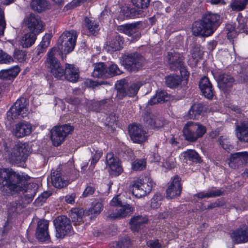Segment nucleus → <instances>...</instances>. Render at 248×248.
<instances>
[{"label":"nucleus","mask_w":248,"mask_h":248,"mask_svg":"<svg viewBox=\"0 0 248 248\" xmlns=\"http://www.w3.org/2000/svg\"><path fill=\"white\" fill-rule=\"evenodd\" d=\"M30 177L24 172L16 173L8 169H0V189L1 191H22L28 202L31 201L38 188L34 183H28Z\"/></svg>","instance_id":"1"},{"label":"nucleus","mask_w":248,"mask_h":248,"mask_svg":"<svg viewBox=\"0 0 248 248\" xmlns=\"http://www.w3.org/2000/svg\"><path fill=\"white\" fill-rule=\"evenodd\" d=\"M57 48H53L47 54L46 64L51 73L58 79H62L64 77L69 81H77L79 78L78 69L74 65L67 63L64 70L58 60L54 57Z\"/></svg>","instance_id":"2"},{"label":"nucleus","mask_w":248,"mask_h":248,"mask_svg":"<svg viewBox=\"0 0 248 248\" xmlns=\"http://www.w3.org/2000/svg\"><path fill=\"white\" fill-rule=\"evenodd\" d=\"M220 24V17L218 15L208 12L201 19L193 23L192 33L195 36L208 37L214 33Z\"/></svg>","instance_id":"3"},{"label":"nucleus","mask_w":248,"mask_h":248,"mask_svg":"<svg viewBox=\"0 0 248 248\" xmlns=\"http://www.w3.org/2000/svg\"><path fill=\"white\" fill-rule=\"evenodd\" d=\"M3 157L11 164L23 167L26 161L30 149L28 144L18 142L13 147H8L4 143Z\"/></svg>","instance_id":"4"},{"label":"nucleus","mask_w":248,"mask_h":248,"mask_svg":"<svg viewBox=\"0 0 248 248\" xmlns=\"http://www.w3.org/2000/svg\"><path fill=\"white\" fill-rule=\"evenodd\" d=\"M183 132L186 140L193 142L202 137L206 132V128L199 123L189 121L185 125Z\"/></svg>","instance_id":"5"},{"label":"nucleus","mask_w":248,"mask_h":248,"mask_svg":"<svg viewBox=\"0 0 248 248\" xmlns=\"http://www.w3.org/2000/svg\"><path fill=\"white\" fill-rule=\"evenodd\" d=\"M77 33L74 30L65 31L59 39L58 49L62 53L68 54L72 51L76 45Z\"/></svg>","instance_id":"6"},{"label":"nucleus","mask_w":248,"mask_h":248,"mask_svg":"<svg viewBox=\"0 0 248 248\" xmlns=\"http://www.w3.org/2000/svg\"><path fill=\"white\" fill-rule=\"evenodd\" d=\"M152 180L148 177L143 179H138L133 182L130 186L132 194L137 198H141L149 194L153 186Z\"/></svg>","instance_id":"7"},{"label":"nucleus","mask_w":248,"mask_h":248,"mask_svg":"<svg viewBox=\"0 0 248 248\" xmlns=\"http://www.w3.org/2000/svg\"><path fill=\"white\" fill-rule=\"evenodd\" d=\"M28 103L26 98L21 97L18 99L7 112V119L10 121L19 118L26 117L29 113L27 106Z\"/></svg>","instance_id":"8"},{"label":"nucleus","mask_w":248,"mask_h":248,"mask_svg":"<svg viewBox=\"0 0 248 248\" xmlns=\"http://www.w3.org/2000/svg\"><path fill=\"white\" fill-rule=\"evenodd\" d=\"M56 229V236L58 238H63L66 235H71L73 230L70 220L65 216L57 217L54 220Z\"/></svg>","instance_id":"9"},{"label":"nucleus","mask_w":248,"mask_h":248,"mask_svg":"<svg viewBox=\"0 0 248 248\" xmlns=\"http://www.w3.org/2000/svg\"><path fill=\"white\" fill-rule=\"evenodd\" d=\"M74 130V127L69 124L55 126L51 130V139L55 146L60 145L65 138Z\"/></svg>","instance_id":"10"},{"label":"nucleus","mask_w":248,"mask_h":248,"mask_svg":"<svg viewBox=\"0 0 248 248\" xmlns=\"http://www.w3.org/2000/svg\"><path fill=\"white\" fill-rule=\"evenodd\" d=\"M144 59L138 53H133L127 55L124 57L123 65L129 71L136 72L141 69Z\"/></svg>","instance_id":"11"},{"label":"nucleus","mask_w":248,"mask_h":248,"mask_svg":"<svg viewBox=\"0 0 248 248\" xmlns=\"http://www.w3.org/2000/svg\"><path fill=\"white\" fill-rule=\"evenodd\" d=\"M106 164L111 175L118 176L123 171L119 158L114 156L112 153H108L106 155Z\"/></svg>","instance_id":"12"},{"label":"nucleus","mask_w":248,"mask_h":248,"mask_svg":"<svg viewBox=\"0 0 248 248\" xmlns=\"http://www.w3.org/2000/svg\"><path fill=\"white\" fill-rule=\"evenodd\" d=\"M128 131L131 140L135 143H142L146 140L147 139L146 131L140 124H132L129 125Z\"/></svg>","instance_id":"13"},{"label":"nucleus","mask_w":248,"mask_h":248,"mask_svg":"<svg viewBox=\"0 0 248 248\" xmlns=\"http://www.w3.org/2000/svg\"><path fill=\"white\" fill-rule=\"evenodd\" d=\"M181 179L175 175L171 180V182L166 190L167 198L173 199L179 197L182 192Z\"/></svg>","instance_id":"14"},{"label":"nucleus","mask_w":248,"mask_h":248,"mask_svg":"<svg viewBox=\"0 0 248 248\" xmlns=\"http://www.w3.org/2000/svg\"><path fill=\"white\" fill-rule=\"evenodd\" d=\"M25 24L27 26L30 32L38 34L43 30V24L38 16L31 14L25 20Z\"/></svg>","instance_id":"15"},{"label":"nucleus","mask_w":248,"mask_h":248,"mask_svg":"<svg viewBox=\"0 0 248 248\" xmlns=\"http://www.w3.org/2000/svg\"><path fill=\"white\" fill-rule=\"evenodd\" d=\"M49 223L46 220H40L38 221L36 230V238L41 242H49L50 235L48 232Z\"/></svg>","instance_id":"16"},{"label":"nucleus","mask_w":248,"mask_h":248,"mask_svg":"<svg viewBox=\"0 0 248 248\" xmlns=\"http://www.w3.org/2000/svg\"><path fill=\"white\" fill-rule=\"evenodd\" d=\"M32 131V125L28 122L23 121L15 125L13 132L16 137L20 138L29 135Z\"/></svg>","instance_id":"17"},{"label":"nucleus","mask_w":248,"mask_h":248,"mask_svg":"<svg viewBox=\"0 0 248 248\" xmlns=\"http://www.w3.org/2000/svg\"><path fill=\"white\" fill-rule=\"evenodd\" d=\"M117 31L129 36L133 40H137L140 37V33L136 24H124L118 26Z\"/></svg>","instance_id":"18"},{"label":"nucleus","mask_w":248,"mask_h":248,"mask_svg":"<svg viewBox=\"0 0 248 248\" xmlns=\"http://www.w3.org/2000/svg\"><path fill=\"white\" fill-rule=\"evenodd\" d=\"M132 211V208L129 204L121 205L112 213H108L107 218L110 220L123 218L128 216Z\"/></svg>","instance_id":"19"},{"label":"nucleus","mask_w":248,"mask_h":248,"mask_svg":"<svg viewBox=\"0 0 248 248\" xmlns=\"http://www.w3.org/2000/svg\"><path fill=\"white\" fill-rule=\"evenodd\" d=\"M167 60L170 68L173 70L183 65V59L182 55L174 51L168 53Z\"/></svg>","instance_id":"20"},{"label":"nucleus","mask_w":248,"mask_h":248,"mask_svg":"<svg viewBox=\"0 0 248 248\" xmlns=\"http://www.w3.org/2000/svg\"><path fill=\"white\" fill-rule=\"evenodd\" d=\"M231 237L236 243H246L248 241V228L244 226L233 232Z\"/></svg>","instance_id":"21"},{"label":"nucleus","mask_w":248,"mask_h":248,"mask_svg":"<svg viewBox=\"0 0 248 248\" xmlns=\"http://www.w3.org/2000/svg\"><path fill=\"white\" fill-rule=\"evenodd\" d=\"M219 87L224 92H227L233 86L234 78L228 74H220L218 77Z\"/></svg>","instance_id":"22"},{"label":"nucleus","mask_w":248,"mask_h":248,"mask_svg":"<svg viewBox=\"0 0 248 248\" xmlns=\"http://www.w3.org/2000/svg\"><path fill=\"white\" fill-rule=\"evenodd\" d=\"M235 135L240 141L248 142V123L242 122L240 124H237Z\"/></svg>","instance_id":"23"},{"label":"nucleus","mask_w":248,"mask_h":248,"mask_svg":"<svg viewBox=\"0 0 248 248\" xmlns=\"http://www.w3.org/2000/svg\"><path fill=\"white\" fill-rule=\"evenodd\" d=\"M51 181L53 186L57 188H62L68 184L67 178L62 177L59 170H55L51 173Z\"/></svg>","instance_id":"24"},{"label":"nucleus","mask_w":248,"mask_h":248,"mask_svg":"<svg viewBox=\"0 0 248 248\" xmlns=\"http://www.w3.org/2000/svg\"><path fill=\"white\" fill-rule=\"evenodd\" d=\"M122 37L117 33H114L110 37L108 41V49L111 51H115L121 49L122 43Z\"/></svg>","instance_id":"25"},{"label":"nucleus","mask_w":248,"mask_h":248,"mask_svg":"<svg viewBox=\"0 0 248 248\" xmlns=\"http://www.w3.org/2000/svg\"><path fill=\"white\" fill-rule=\"evenodd\" d=\"M147 222L148 218L146 216H135L130 221V228L133 232H138Z\"/></svg>","instance_id":"26"},{"label":"nucleus","mask_w":248,"mask_h":248,"mask_svg":"<svg viewBox=\"0 0 248 248\" xmlns=\"http://www.w3.org/2000/svg\"><path fill=\"white\" fill-rule=\"evenodd\" d=\"M20 68L18 66H13L8 69H3L0 71V78L11 80L15 78L20 72Z\"/></svg>","instance_id":"27"},{"label":"nucleus","mask_w":248,"mask_h":248,"mask_svg":"<svg viewBox=\"0 0 248 248\" xmlns=\"http://www.w3.org/2000/svg\"><path fill=\"white\" fill-rule=\"evenodd\" d=\"M107 67L104 62H99L94 64V69L92 75L95 78H107Z\"/></svg>","instance_id":"28"},{"label":"nucleus","mask_w":248,"mask_h":248,"mask_svg":"<svg viewBox=\"0 0 248 248\" xmlns=\"http://www.w3.org/2000/svg\"><path fill=\"white\" fill-rule=\"evenodd\" d=\"M85 24L89 32L93 35H95L99 30V24L93 18L86 17L84 19Z\"/></svg>","instance_id":"29"},{"label":"nucleus","mask_w":248,"mask_h":248,"mask_svg":"<svg viewBox=\"0 0 248 248\" xmlns=\"http://www.w3.org/2000/svg\"><path fill=\"white\" fill-rule=\"evenodd\" d=\"M37 34L30 32L26 33L21 38L20 44L23 47H28L32 46L35 42Z\"/></svg>","instance_id":"30"},{"label":"nucleus","mask_w":248,"mask_h":248,"mask_svg":"<svg viewBox=\"0 0 248 248\" xmlns=\"http://www.w3.org/2000/svg\"><path fill=\"white\" fill-rule=\"evenodd\" d=\"M31 6L32 10L39 13L47 9L48 4L46 0H31Z\"/></svg>","instance_id":"31"},{"label":"nucleus","mask_w":248,"mask_h":248,"mask_svg":"<svg viewBox=\"0 0 248 248\" xmlns=\"http://www.w3.org/2000/svg\"><path fill=\"white\" fill-rule=\"evenodd\" d=\"M126 87V85L124 79L120 80L115 84V88L117 91L116 96L118 99H122L124 96L127 95Z\"/></svg>","instance_id":"32"},{"label":"nucleus","mask_w":248,"mask_h":248,"mask_svg":"<svg viewBox=\"0 0 248 248\" xmlns=\"http://www.w3.org/2000/svg\"><path fill=\"white\" fill-rule=\"evenodd\" d=\"M223 192L218 189H213L208 191H202L198 193L197 196L199 198H209L211 197H215L220 196Z\"/></svg>","instance_id":"33"},{"label":"nucleus","mask_w":248,"mask_h":248,"mask_svg":"<svg viewBox=\"0 0 248 248\" xmlns=\"http://www.w3.org/2000/svg\"><path fill=\"white\" fill-rule=\"evenodd\" d=\"M240 155V152L233 153L230 155L228 159V164L231 168L235 169L242 165Z\"/></svg>","instance_id":"34"},{"label":"nucleus","mask_w":248,"mask_h":248,"mask_svg":"<svg viewBox=\"0 0 248 248\" xmlns=\"http://www.w3.org/2000/svg\"><path fill=\"white\" fill-rule=\"evenodd\" d=\"M144 120L146 124L152 128H158L162 126L160 121L156 119L154 115L151 114H145L144 116Z\"/></svg>","instance_id":"35"},{"label":"nucleus","mask_w":248,"mask_h":248,"mask_svg":"<svg viewBox=\"0 0 248 248\" xmlns=\"http://www.w3.org/2000/svg\"><path fill=\"white\" fill-rule=\"evenodd\" d=\"M144 120L146 124L152 128H158L162 126L160 121L156 119L154 115L151 114H145L144 116Z\"/></svg>","instance_id":"36"},{"label":"nucleus","mask_w":248,"mask_h":248,"mask_svg":"<svg viewBox=\"0 0 248 248\" xmlns=\"http://www.w3.org/2000/svg\"><path fill=\"white\" fill-rule=\"evenodd\" d=\"M83 210L82 209L74 208L71 210L70 217L73 222L76 224L82 221Z\"/></svg>","instance_id":"37"},{"label":"nucleus","mask_w":248,"mask_h":248,"mask_svg":"<svg viewBox=\"0 0 248 248\" xmlns=\"http://www.w3.org/2000/svg\"><path fill=\"white\" fill-rule=\"evenodd\" d=\"M203 109V107L202 104H194L189 110V118L193 119H196L197 116L201 114Z\"/></svg>","instance_id":"38"},{"label":"nucleus","mask_w":248,"mask_h":248,"mask_svg":"<svg viewBox=\"0 0 248 248\" xmlns=\"http://www.w3.org/2000/svg\"><path fill=\"white\" fill-rule=\"evenodd\" d=\"M248 3V0H234L230 5L234 11H241L244 10Z\"/></svg>","instance_id":"39"},{"label":"nucleus","mask_w":248,"mask_h":248,"mask_svg":"<svg viewBox=\"0 0 248 248\" xmlns=\"http://www.w3.org/2000/svg\"><path fill=\"white\" fill-rule=\"evenodd\" d=\"M181 82V78L177 75H170L166 78V83L167 86L171 88L178 86L180 84Z\"/></svg>","instance_id":"40"},{"label":"nucleus","mask_w":248,"mask_h":248,"mask_svg":"<svg viewBox=\"0 0 248 248\" xmlns=\"http://www.w3.org/2000/svg\"><path fill=\"white\" fill-rule=\"evenodd\" d=\"M103 204L100 201H95L92 203V207L89 210V214L97 216L103 210Z\"/></svg>","instance_id":"41"},{"label":"nucleus","mask_w":248,"mask_h":248,"mask_svg":"<svg viewBox=\"0 0 248 248\" xmlns=\"http://www.w3.org/2000/svg\"><path fill=\"white\" fill-rule=\"evenodd\" d=\"M107 73L106 76L107 78L114 77L116 75L121 74V71L119 69L118 66L115 64H112L108 68L107 67Z\"/></svg>","instance_id":"42"},{"label":"nucleus","mask_w":248,"mask_h":248,"mask_svg":"<svg viewBox=\"0 0 248 248\" xmlns=\"http://www.w3.org/2000/svg\"><path fill=\"white\" fill-rule=\"evenodd\" d=\"M14 62L13 58L0 49V64H9Z\"/></svg>","instance_id":"43"},{"label":"nucleus","mask_w":248,"mask_h":248,"mask_svg":"<svg viewBox=\"0 0 248 248\" xmlns=\"http://www.w3.org/2000/svg\"><path fill=\"white\" fill-rule=\"evenodd\" d=\"M50 39L51 37L49 35H46L43 37L42 40L38 48V54L44 52L46 48L49 46Z\"/></svg>","instance_id":"44"},{"label":"nucleus","mask_w":248,"mask_h":248,"mask_svg":"<svg viewBox=\"0 0 248 248\" xmlns=\"http://www.w3.org/2000/svg\"><path fill=\"white\" fill-rule=\"evenodd\" d=\"M146 161L144 159H136L132 164V169L135 171H140L145 169Z\"/></svg>","instance_id":"45"},{"label":"nucleus","mask_w":248,"mask_h":248,"mask_svg":"<svg viewBox=\"0 0 248 248\" xmlns=\"http://www.w3.org/2000/svg\"><path fill=\"white\" fill-rule=\"evenodd\" d=\"M176 161L174 157L171 155L164 161L162 163V167L166 168L168 169H171L176 166Z\"/></svg>","instance_id":"46"},{"label":"nucleus","mask_w":248,"mask_h":248,"mask_svg":"<svg viewBox=\"0 0 248 248\" xmlns=\"http://www.w3.org/2000/svg\"><path fill=\"white\" fill-rule=\"evenodd\" d=\"M219 144L226 151L230 152L233 149V146L230 144L227 137H220L219 139Z\"/></svg>","instance_id":"47"},{"label":"nucleus","mask_w":248,"mask_h":248,"mask_svg":"<svg viewBox=\"0 0 248 248\" xmlns=\"http://www.w3.org/2000/svg\"><path fill=\"white\" fill-rule=\"evenodd\" d=\"M184 157L190 160L199 161L200 156L194 150H188L184 153Z\"/></svg>","instance_id":"48"},{"label":"nucleus","mask_w":248,"mask_h":248,"mask_svg":"<svg viewBox=\"0 0 248 248\" xmlns=\"http://www.w3.org/2000/svg\"><path fill=\"white\" fill-rule=\"evenodd\" d=\"M140 86L141 84L140 82H137L131 85L127 89H126L127 95L128 96H133L136 95Z\"/></svg>","instance_id":"49"},{"label":"nucleus","mask_w":248,"mask_h":248,"mask_svg":"<svg viewBox=\"0 0 248 248\" xmlns=\"http://www.w3.org/2000/svg\"><path fill=\"white\" fill-rule=\"evenodd\" d=\"M226 27L227 31V37L229 40L232 39L237 35L239 31L232 25L228 24Z\"/></svg>","instance_id":"50"},{"label":"nucleus","mask_w":248,"mask_h":248,"mask_svg":"<svg viewBox=\"0 0 248 248\" xmlns=\"http://www.w3.org/2000/svg\"><path fill=\"white\" fill-rule=\"evenodd\" d=\"M102 155V152L99 150L95 151L94 153L93 154L91 158V162L90 166L92 170L94 169L96 163L99 161Z\"/></svg>","instance_id":"51"},{"label":"nucleus","mask_w":248,"mask_h":248,"mask_svg":"<svg viewBox=\"0 0 248 248\" xmlns=\"http://www.w3.org/2000/svg\"><path fill=\"white\" fill-rule=\"evenodd\" d=\"M131 2L134 6L138 8L144 9L149 6L150 0H131Z\"/></svg>","instance_id":"52"},{"label":"nucleus","mask_w":248,"mask_h":248,"mask_svg":"<svg viewBox=\"0 0 248 248\" xmlns=\"http://www.w3.org/2000/svg\"><path fill=\"white\" fill-rule=\"evenodd\" d=\"M26 56V52L24 50L16 49L14 51V58L20 62H23L25 60Z\"/></svg>","instance_id":"53"},{"label":"nucleus","mask_w":248,"mask_h":248,"mask_svg":"<svg viewBox=\"0 0 248 248\" xmlns=\"http://www.w3.org/2000/svg\"><path fill=\"white\" fill-rule=\"evenodd\" d=\"M6 25L4 11L0 9V38L4 35Z\"/></svg>","instance_id":"54"},{"label":"nucleus","mask_w":248,"mask_h":248,"mask_svg":"<svg viewBox=\"0 0 248 248\" xmlns=\"http://www.w3.org/2000/svg\"><path fill=\"white\" fill-rule=\"evenodd\" d=\"M162 199V196L160 194L154 195L151 199V207L153 208H157L160 206V201Z\"/></svg>","instance_id":"55"},{"label":"nucleus","mask_w":248,"mask_h":248,"mask_svg":"<svg viewBox=\"0 0 248 248\" xmlns=\"http://www.w3.org/2000/svg\"><path fill=\"white\" fill-rule=\"evenodd\" d=\"M155 96L157 98V102H159L160 103L168 101L169 99L168 94L163 91L157 92Z\"/></svg>","instance_id":"56"},{"label":"nucleus","mask_w":248,"mask_h":248,"mask_svg":"<svg viewBox=\"0 0 248 248\" xmlns=\"http://www.w3.org/2000/svg\"><path fill=\"white\" fill-rule=\"evenodd\" d=\"M203 95L207 99H212L214 95L215 92L213 88V87H208L205 88L204 90L203 89H200Z\"/></svg>","instance_id":"57"},{"label":"nucleus","mask_w":248,"mask_h":248,"mask_svg":"<svg viewBox=\"0 0 248 248\" xmlns=\"http://www.w3.org/2000/svg\"><path fill=\"white\" fill-rule=\"evenodd\" d=\"M211 86H212V85L208 78L204 77L201 79L199 83L200 89H203L204 90L205 88L206 89Z\"/></svg>","instance_id":"58"},{"label":"nucleus","mask_w":248,"mask_h":248,"mask_svg":"<svg viewBox=\"0 0 248 248\" xmlns=\"http://www.w3.org/2000/svg\"><path fill=\"white\" fill-rule=\"evenodd\" d=\"M147 246L149 248H162V245L157 239L150 240L147 242Z\"/></svg>","instance_id":"59"},{"label":"nucleus","mask_w":248,"mask_h":248,"mask_svg":"<svg viewBox=\"0 0 248 248\" xmlns=\"http://www.w3.org/2000/svg\"><path fill=\"white\" fill-rule=\"evenodd\" d=\"M237 28L236 30L238 31L239 32H242L245 31V29L246 26L245 19L242 17L237 18Z\"/></svg>","instance_id":"60"},{"label":"nucleus","mask_w":248,"mask_h":248,"mask_svg":"<svg viewBox=\"0 0 248 248\" xmlns=\"http://www.w3.org/2000/svg\"><path fill=\"white\" fill-rule=\"evenodd\" d=\"M202 55V52L198 47H195L192 53V57L197 62L199 59H201Z\"/></svg>","instance_id":"61"},{"label":"nucleus","mask_w":248,"mask_h":248,"mask_svg":"<svg viewBox=\"0 0 248 248\" xmlns=\"http://www.w3.org/2000/svg\"><path fill=\"white\" fill-rule=\"evenodd\" d=\"M94 187L91 186H88L84 190L82 195L84 197H86L89 195H92L94 193Z\"/></svg>","instance_id":"62"},{"label":"nucleus","mask_w":248,"mask_h":248,"mask_svg":"<svg viewBox=\"0 0 248 248\" xmlns=\"http://www.w3.org/2000/svg\"><path fill=\"white\" fill-rule=\"evenodd\" d=\"M240 159H241L242 164L248 163V152H240Z\"/></svg>","instance_id":"63"},{"label":"nucleus","mask_w":248,"mask_h":248,"mask_svg":"<svg viewBox=\"0 0 248 248\" xmlns=\"http://www.w3.org/2000/svg\"><path fill=\"white\" fill-rule=\"evenodd\" d=\"M110 205L112 206H118L122 205L121 201L118 198V196L114 197L110 202Z\"/></svg>","instance_id":"64"}]
</instances>
